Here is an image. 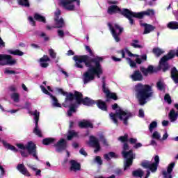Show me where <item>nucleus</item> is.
<instances>
[{
	"label": "nucleus",
	"instance_id": "43",
	"mask_svg": "<svg viewBox=\"0 0 178 178\" xmlns=\"http://www.w3.org/2000/svg\"><path fill=\"white\" fill-rule=\"evenodd\" d=\"M143 176H144V172L141 170V168L134 170V177L143 178Z\"/></svg>",
	"mask_w": 178,
	"mask_h": 178
},
{
	"label": "nucleus",
	"instance_id": "27",
	"mask_svg": "<svg viewBox=\"0 0 178 178\" xmlns=\"http://www.w3.org/2000/svg\"><path fill=\"white\" fill-rule=\"evenodd\" d=\"M134 57L136 58L135 61L138 65H141L143 62L147 60V54H143L142 56L134 54Z\"/></svg>",
	"mask_w": 178,
	"mask_h": 178
},
{
	"label": "nucleus",
	"instance_id": "30",
	"mask_svg": "<svg viewBox=\"0 0 178 178\" xmlns=\"http://www.w3.org/2000/svg\"><path fill=\"white\" fill-rule=\"evenodd\" d=\"M144 80V76L140 71L136 70L134 72V81H143Z\"/></svg>",
	"mask_w": 178,
	"mask_h": 178
},
{
	"label": "nucleus",
	"instance_id": "39",
	"mask_svg": "<svg viewBox=\"0 0 178 178\" xmlns=\"http://www.w3.org/2000/svg\"><path fill=\"white\" fill-rule=\"evenodd\" d=\"M17 3L20 6H24L25 8H30V1H29V0H17Z\"/></svg>",
	"mask_w": 178,
	"mask_h": 178
},
{
	"label": "nucleus",
	"instance_id": "28",
	"mask_svg": "<svg viewBox=\"0 0 178 178\" xmlns=\"http://www.w3.org/2000/svg\"><path fill=\"white\" fill-rule=\"evenodd\" d=\"M33 19L36 20V22H40V23H47V19L45 17L37 13L34 14Z\"/></svg>",
	"mask_w": 178,
	"mask_h": 178
},
{
	"label": "nucleus",
	"instance_id": "34",
	"mask_svg": "<svg viewBox=\"0 0 178 178\" xmlns=\"http://www.w3.org/2000/svg\"><path fill=\"white\" fill-rule=\"evenodd\" d=\"M152 53L154 54V55H155L156 58H159L161 55L165 54V51L159 47H155L152 49Z\"/></svg>",
	"mask_w": 178,
	"mask_h": 178
},
{
	"label": "nucleus",
	"instance_id": "49",
	"mask_svg": "<svg viewBox=\"0 0 178 178\" xmlns=\"http://www.w3.org/2000/svg\"><path fill=\"white\" fill-rule=\"evenodd\" d=\"M149 169L152 172V173H155V172L158 170V165L155 164L154 163H150Z\"/></svg>",
	"mask_w": 178,
	"mask_h": 178
},
{
	"label": "nucleus",
	"instance_id": "18",
	"mask_svg": "<svg viewBox=\"0 0 178 178\" xmlns=\"http://www.w3.org/2000/svg\"><path fill=\"white\" fill-rule=\"evenodd\" d=\"M170 78L172 79L175 84H178V70L176 67H174L171 69Z\"/></svg>",
	"mask_w": 178,
	"mask_h": 178
},
{
	"label": "nucleus",
	"instance_id": "35",
	"mask_svg": "<svg viewBox=\"0 0 178 178\" xmlns=\"http://www.w3.org/2000/svg\"><path fill=\"white\" fill-rule=\"evenodd\" d=\"M76 104H71L70 109L67 111V116H69V118H72V116H73V113H76Z\"/></svg>",
	"mask_w": 178,
	"mask_h": 178
},
{
	"label": "nucleus",
	"instance_id": "42",
	"mask_svg": "<svg viewBox=\"0 0 178 178\" xmlns=\"http://www.w3.org/2000/svg\"><path fill=\"white\" fill-rule=\"evenodd\" d=\"M109 99L118 101V95L115 92L112 93L110 92L109 95L106 97V102H109Z\"/></svg>",
	"mask_w": 178,
	"mask_h": 178
},
{
	"label": "nucleus",
	"instance_id": "52",
	"mask_svg": "<svg viewBox=\"0 0 178 178\" xmlns=\"http://www.w3.org/2000/svg\"><path fill=\"white\" fill-rule=\"evenodd\" d=\"M150 165L151 163L148 161H144L140 163V165L142 166V168H144V169H149Z\"/></svg>",
	"mask_w": 178,
	"mask_h": 178
},
{
	"label": "nucleus",
	"instance_id": "9",
	"mask_svg": "<svg viewBox=\"0 0 178 178\" xmlns=\"http://www.w3.org/2000/svg\"><path fill=\"white\" fill-rule=\"evenodd\" d=\"M13 66L16 65V60H13V58L10 55L0 54V66Z\"/></svg>",
	"mask_w": 178,
	"mask_h": 178
},
{
	"label": "nucleus",
	"instance_id": "1",
	"mask_svg": "<svg viewBox=\"0 0 178 178\" xmlns=\"http://www.w3.org/2000/svg\"><path fill=\"white\" fill-rule=\"evenodd\" d=\"M85 49L89 53L90 56L75 55L73 59L75 60V67L83 69L84 65H83V63H84L86 67H88V70L83 74V81L84 84H87L90 81L95 80V76L97 79H100L101 75L104 73L102 65H101V62H104V58L98 56L91 58V56H94V52L91 50V47L90 46H85Z\"/></svg>",
	"mask_w": 178,
	"mask_h": 178
},
{
	"label": "nucleus",
	"instance_id": "26",
	"mask_svg": "<svg viewBox=\"0 0 178 178\" xmlns=\"http://www.w3.org/2000/svg\"><path fill=\"white\" fill-rule=\"evenodd\" d=\"M140 72L145 75L148 76V74L154 73V66L149 65L147 68L144 67H140Z\"/></svg>",
	"mask_w": 178,
	"mask_h": 178
},
{
	"label": "nucleus",
	"instance_id": "2",
	"mask_svg": "<svg viewBox=\"0 0 178 178\" xmlns=\"http://www.w3.org/2000/svg\"><path fill=\"white\" fill-rule=\"evenodd\" d=\"M56 91L58 94H61L65 97V102H72V101H76L77 105H92L94 102L90 99V97H83V93L81 92L74 90V93L65 92L63 89L60 88H56Z\"/></svg>",
	"mask_w": 178,
	"mask_h": 178
},
{
	"label": "nucleus",
	"instance_id": "41",
	"mask_svg": "<svg viewBox=\"0 0 178 178\" xmlns=\"http://www.w3.org/2000/svg\"><path fill=\"white\" fill-rule=\"evenodd\" d=\"M102 90L104 94H106V97H108L111 92V90L106 88V83H105V80H104L103 78V81H102Z\"/></svg>",
	"mask_w": 178,
	"mask_h": 178
},
{
	"label": "nucleus",
	"instance_id": "61",
	"mask_svg": "<svg viewBox=\"0 0 178 178\" xmlns=\"http://www.w3.org/2000/svg\"><path fill=\"white\" fill-rule=\"evenodd\" d=\"M156 87H157V88H159V90L162 91V90H163V83H162V81H158L156 83Z\"/></svg>",
	"mask_w": 178,
	"mask_h": 178
},
{
	"label": "nucleus",
	"instance_id": "10",
	"mask_svg": "<svg viewBox=\"0 0 178 178\" xmlns=\"http://www.w3.org/2000/svg\"><path fill=\"white\" fill-rule=\"evenodd\" d=\"M73 2H76L77 6H80V0H62L61 5L66 10L73 11L75 9Z\"/></svg>",
	"mask_w": 178,
	"mask_h": 178
},
{
	"label": "nucleus",
	"instance_id": "54",
	"mask_svg": "<svg viewBox=\"0 0 178 178\" xmlns=\"http://www.w3.org/2000/svg\"><path fill=\"white\" fill-rule=\"evenodd\" d=\"M152 138L155 140H160L161 139V134L158 131H154L152 136Z\"/></svg>",
	"mask_w": 178,
	"mask_h": 178
},
{
	"label": "nucleus",
	"instance_id": "59",
	"mask_svg": "<svg viewBox=\"0 0 178 178\" xmlns=\"http://www.w3.org/2000/svg\"><path fill=\"white\" fill-rule=\"evenodd\" d=\"M28 20H29L30 24H31V26H35V19H34V18L33 17L29 16L28 17Z\"/></svg>",
	"mask_w": 178,
	"mask_h": 178
},
{
	"label": "nucleus",
	"instance_id": "38",
	"mask_svg": "<svg viewBox=\"0 0 178 178\" xmlns=\"http://www.w3.org/2000/svg\"><path fill=\"white\" fill-rule=\"evenodd\" d=\"M8 52L10 55H17V56H23V55H24V53L19 49H15L14 51L8 50Z\"/></svg>",
	"mask_w": 178,
	"mask_h": 178
},
{
	"label": "nucleus",
	"instance_id": "53",
	"mask_svg": "<svg viewBox=\"0 0 178 178\" xmlns=\"http://www.w3.org/2000/svg\"><path fill=\"white\" fill-rule=\"evenodd\" d=\"M144 16H145L144 11L140 12V13H134V17L136 19H143Z\"/></svg>",
	"mask_w": 178,
	"mask_h": 178
},
{
	"label": "nucleus",
	"instance_id": "5",
	"mask_svg": "<svg viewBox=\"0 0 178 178\" xmlns=\"http://www.w3.org/2000/svg\"><path fill=\"white\" fill-rule=\"evenodd\" d=\"M122 155L123 158H124L126 160L124 162V170L126 171L127 169H129L131 165H133V150H129V144L124 143L123 147H122ZM129 151V152H127Z\"/></svg>",
	"mask_w": 178,
	"mask_h": 178
},
{
	"label": "nucleus",
	"instance_id": "13",
	"mask_svg": "<svg viewBox=\"0 0 178 178\" xmlns=\"http://www.w3.org/2000/svg\"><path fill=\"white\" fill-rule=\"evenodd\" d=\"M90 147L92 148H95L94 149V153L97 154V152L101 151V145L99 144V140L94 136H90L88 143Z\"/></svg>",
	"mask_w": 178,
	"mask_h": 178
},
{
	"label": "nucleus",
	"instance_id": "62",
	"mask_svg": "<svg viewBox=\"0 0 178 178\" xmlns=\"http://www.w3.org/2000/svg\"><path fill=\"white\" fill-rule=\"evenodd\" d=\"M134 48H138L139 49H143V47L141 44H138V40H134Z\"/></svg>",
	"mask_w": 178,
	"mask_h": 178
},
{
	"label": "nucleus",
	"instance_id": "4",
	"mask_svg": "<svg viewBox=\"0 0 178 178\" xmlns=\"http://www.w3.org/2000/svg\"><path fill=\"white\" fill-rule=\"evenodd\" d=\"M110 117L115 124L118 123V118L120 120H122L124 124H128L127 120H129V118H133V115L127 111H123L122 108H120L116 110L115 113H111Z\"/></svg>",
	"mask_w": 178,
	"mask_h": 178
},
{
	"label": "nucleus",
	"instance_id": "23",
	"mask_svg": "<svg viewBox=\"0 0 178 178\" xmlns=\"http://www.w3.org/2000/svg\"><path fill=\"white\" fill-rule=\"evenodd\" d=\"M168 118L170 122H176V120H177L178 118V112H176V111L172 108L168 114Z\"/></svg>",
	"mask_w": 178,
	"mask_h": 178
},
{
	"label": "nucleus",
	"instance_id": "33",
	"mask_svg": "<svg viewBox=\"0 0 178 178\" xmlns=\"http://www.w3.org/2000/svg\"><path fill=\"white\" fill-rule=\"evenodd\" d=\"M167 27L170 30H177L178 29V22H175V21L170 22L167 24Z\"/></svg>",
	"mask_w": 178,
	"mask_h": 178
},
{
	"label": "nucleus",
	"instance_id": "25",
	"mask_svg": "<svg viewBox=\"0 0 178 178\" xmlns=\"http://www.w3.org/2000/svg\"><path fill=\"white\" fill-rule=\"evenodd\" d=\"M176 163L175 162H172L168 166L167 171H163V175L165 178L168 177V174L171 175L172 172H173V168Z\"/></svg>",
	"mask_w": 178,
	"mask_h": 178
},
{
	"label": "nucleus",
	"instance_id": "40",
	"mask_svg": "<svg viewBox=\"0 0 178 178\" xmlns=\"http://www.w3.org/2000/svg\"><path fill=\"white\" fill-rule=\"evenodd\" d=\"M118 141L123 143V144L129 143V134H125L124 136H121L118 138Z\"/></svg>",
	"mask_w": 178,
	"mask_h": 178
},
{
	"label": "nucleus",
	"instance_id": "21",
	"mask_svg": "<svg viewBox=\"0 0 178 178\" xmlns=\"http://www.w3.org/2000/svg\"><path fill=\"white\" fill-rule=\"evenodd\" d=\"M51 58L47 55H44L43 57L40 58V63L41 67L47 68L48 66H49V64L47 62H50Z\"/></svg>",
	"mask_w": 178,
	"mask_h": 178
},
{
	"label": "nucleus",
	"instance_id": "11",
	"mask_svg": "<svg viewBox=\"0 0 178 178\" xmlns=\"http://www.w3.org/2000/svg\"><path fill=\"white\" fill-rule=\"evenodd\" d=\"M73 2H76L77 6H80V0H62L61 5L66 10L73 11L75 9Z\"/></svg>",
	"mask_w": 178,
	"mask_h": 178
},
{
	"label": "nucleus",
	"instance_id": "47",
	"mask_svg": "<svg viewBox=\"0 0 178 178\" xmlns=\"http://www.w3.org/2000/svg\"><path fill=\"white\" fill-rule=\"evenodd\" d=\"M157 127H158V122H156V121L152 122L149 125V132L152 133V131H154V129H156Z\"/></svg>",
	"mask_w": 178,
	"mask_h": 178
},
{
	"label": "nucleus",
	"instance_id": "17",
	"mask_svg": "<svg viewBox=\"0 0 178 178\" xmlns=\"http://www.w3.org/2000/svg\"><path fill=\"white\" fill-rule=\"evenodd\" d=\"M78 126L80 129H94V124H92L90 121L86 120L79 122Z\"/></svg>",
	"mask_w": 178,
	"mask_h": 178
},
{
	"label": "nucleus",
	"instance_id": "6",
	"mask_svg": "<svg viewBox=\"0 0 178 178\" xmlns=\"http://www.w3.org/2000/svg\"><path fill=\"white\" fill-rule=\"evenodd\" d=\"M17 147L19 149H23L24 151V149H26L29 155H32L36 161H40V159L38 158V152H37V145H35L34 142L29 141L26 146L24 144L17 143Z\"/></svg>",
	"mask_w": 178,
	"mask_h": 178
},
{
	"label": "nucleus",
	"instance_id": "20",
	"mask_svg": "<svg viewBox=\"0 0 178 178\" xmlns=\"http://www.w3.org/2000/svg\"><path fill=\"white\" fill-rule=\"evenodd\" d=\"M54 23L55 26L54 29H63V27H65V19H63V17L58 18L54 17Z\"/></svg>",
	"mask_w": 178,
	"mask_h": 178
},
{
	"label": "nucleus",
	"instance_id": "48",
	"mask_svg": "<svg viewBox=\"0 0 178 178\" xmlns=\"http://www.w3.org/2000/svg\"><path fill=\"white\" fill-rule=\"evenodd\" d=\"M73 137H77V132H75L74 131H69L68 136H67V140H72Z\"/></svg>",
	"mask_w": 178,
	"mask_h": 178
},
{
	"label": "nucleus",
	"instance_id": "24",
	"mask_svg": "<svg viewBox=\"0 0 178 178\" xmlns=\"http://www.w3.org/2000/svg\"><path fill=\"white\" fill-rule=\"evenodd\" d=\"M17 170L22 173V175H24L25 176H30V172H29V170H27V168H26V166H24V164H18L17 166Z\"/></svg>",
	"mask_w": 178,
	"mask_h": 178
},
{
	"label": "nucleus",
	"instance_id": "56",
	"mask_svg": "<svg viewBox=\"0 0 178 178\" xmlns=\"http://www.w3.org/2000/svg\"><path fill=\"white\" fill-rule=\"evenodd\" d=\"M40 88H41L42 92H43L44 94H46V95H49V96H50V97H51V95H52V94H51V92H49L47 90V88H45L44 87V86H40Z\"/></svg>",
	"mask_w": 178,
	"mask_h": 178
},
{
	"label": "nucleus",
	"instance_id": "12",
	"mask_svg": "<svg viewBox=\"0 0 178 178\" xmlns=\"http://www.w3.org/2000/svg\"><path fill=\"white\" fill-rule=\"evenodd\" d=\"M119 15H122V16H124V17L128 19L130 24H134V19H133V17H134V12H132L127 8H123L122 10H120Z\"/></svg>",
	"mask_w": 178,
	"mask_h": 178
},
{
	"label": "nucleus",
	"instance_id": "64",
	"mask_svg": "<svg viewBox=\"0 0 178 178\" xmlns=\"http://www.w3.org/2000/svg\"><path fill=\"white\" fill-rule=\"evenodd\" d=\"M95 162H97V163L98 165H102L103 161H102V159H101V156H97L95 157Z\"/></svg>",
	"mask_w": 178,
	"mask_h": 178
},
{
	"label": "nucleus",
	"instance_id": "45",
	"mask_svg": "<svg viewBox=\"0 0 178 178\" xmlns=\"http://www.w3.org/2000/svg\"><path fill=\"white\" fill-rule=\"evenodd\" d=\"M33 133L38 137H42V134L41 133V130L38 129V124H35V128L33 129Z\"/></svg>",
	"mask_w": 178,
	"mask_h": 178
},
{
	"label": "nucleus",
	"instance_id": "32",
	"mask_svg": "<svg viewBox=\"0 0 178 178\" xmlns=\"http://www.w3.org/2000/svg\"><path fill=\"white\" fill-rule=\"evenodd\" d=\"M50 98L52 99L53 103L52 106L55 108H62V104H60L58 101V98L54 96L53 95H51Z\"/></svg>",
	"mask_w": 178,
	"mask_h": 178
},
{
	"label": "nucleus",
	"instance_id": "19",
	"mask_svg": "<svg viewBox=\"0 0 178 178\" xmlns=\"http://www.w3.org/2000/svg\"><path fill=\"white\" fill-rule=\"evenodd\" d=\"M140 26L145 29L143 34H149L151 31H154V30H155V26L147 23H141Z\"/></svg>",
	"mask_w": 178,
	"mask_h": 178
},
{
	"label": "nucleus",
	"instance_id": "22",
	"mask_svg": "<svg viewBox=\"0 0 178 178\" xmlns=\"http://www.w3.org/2000/svg\"><path fill=\"white\" fill-rule=\"evenodd\" d=\"M120 8H119V6L116 5L110 6L107 10V13H108V15H113V13H120Z\"/></svg>",
	"mask_w": 178,
	"mask_h": 178
},
{
	"label": "nucleus",
	"instance_id": "36",
	"mask_svg": "<svg viewBox=\"0 0 178 178\" xmlns=\"http://www.w3.org/2000/svg\"><path fill=\"white\" fill-rule=\"evenodd\" d=\"M104 159H106V161H111V158H118L116 153H115L113 152H110L108 154H105L104 155Z\"/></svg>",
	"mask_w": 178,
	"mask_h": 178
},
{
	"label": "nucleus",
	"instance_id": "3",
	"mask_svg": "<svg viewBox=\"0 0 178 178\" xmlns=\"http://www.w3.org/2000/svg\"><path fill=\"white\" fill-rule=\"evenodd\" d=\"M135 91L136 92V98L138 101L139 105L141 106L147 104V99L154 97V90L152 86L141 83H138L135 86Z\"/></svg>",
	"mask_w": 178,
	"mask_h": 178
},
{
	"label": "nucleus",
	"instance_id": "57",
	"mask_svg": "<svg viewBox=\"0 0 178 178\" xmlns=\"http://www.w3.org/2000/svg\"><path fill=\"white\" fill-rule=\"evenodd\" d=\"M143 147V144L140 143H137V139H134V149H138V148H141Z\"/></svg>",
	"mask_w": 178,
	"mask_h": 178
},
{
	"label": "nucleus",
	"instance_id": "44",
	"mask_svg": "<svg viewBox=\"0 0 178 178\" xmlns=\"http://www.w3.org/2000/svg\"><path fill=\"white\" fill-rule=\"evenodd\" d=\"M33 116H34L35 124H38V122H40V112L35 110L33 113Z\"/></svg>",
	"mask_w": 178,
	"mask_h": 178
},
{
	"label": "nucleus",
	"instance_id": "55",
	"mask_svg": "<svg viewBox=\"0 0 178 178\" xmlns=\"http://www.w3.org/2000/svg\"><path fill=\"white\" fill-rule=\"evenodd\" d=\"M99 139H100V141L102 142V144L104 145H106V147H108V141H106V139H105V137L104 136V135H101L99 136Z\"/></svg>",
	"mask_w": 178,
	"mask_h": 178
},
{
	"label": "nucleus",
	"instance_id": "7",
	"mask_svg": "<svg viewBox=\"0 0 178 178\" xmlns=\"http://www.w3.org/2000/svg\"><path fill=\"white\" fill-rule=\"evenodd\" d=\"M108 26L115 41H116V42H119V41H120V38L119 35L123 33V28L120 27V26H119L118 24H114V27L111 23H108Z\"/></svg>",
	"mask_w": 178,
	"mask_h": 178
},
{
	"label": "nucleus",
	"instance_id": "14",
	"mask_svg": "<svg viewBox=\"0 0 178 178\" xmlns=\"http://www.w3.org/2000/svg\"><path fill=\"white\" fill-rule=\"evenodd\" d=\"M90 101L93 102V104L90 105H85V106H92V105H97V108L99 109H101V111H103L104 112H108V106L106 105V103L101 99L97 100V102L94 101L93 99H91L90 98Z\"/></svg>",
	"mask_w": 178,
	"mask_h": 178
},
{
	"label": "nucleus",
	"instance_id": "29",
	"mask_svg": "<svg viewBox=\"0 0 178 178\" xmlns=\"http://www.w3.org/2000/svg\"><path fill=\"white\" fill-rule=\"evenodd\" d=\"M118 54H121L122 58H126V54H127L128 56H130V57L134 56V54L133 53H131L129 51V49H127V48L122 49V50L118 51Z\"/></svg>",
	"mask_w": 178,
	"mask_h": 178
},
{
	"label": "nucleus",
	"instance_id": "8",
	"mask_svg": "<svg viewBox=\"0 0 178 178\" xmlns=\"http://www.w3.org/2000/svg\"><path fill=\"white\" fill-rule=\"evenodd\" d=\"M172 58H173V56L170 55H165L163 56L159 63V70H162L163 73H165V72H168L169 69H170V65H169V63H168V60H172Z\"/></svg>",
	"mask_w": 178,
	"mask_h": 178
},
{
	"label": "nucleus",
	"instance_id": "15",
	"mask_svg": "<svg viewBox=\"0 0 178 178\" xmlns=\"http://www.w3.org/2000/svg\"><path fill=\"white\" fill-rule=\"evenodd\" d=\"M54 147L56 152H62L67 148V142L64 138H61L57 143L54 144Z\"/></svg>",
	"mask_w": 178,
	"mask_h": 178
},
{
	"label": "nucleus",
	"instance_id": "50",
	"mask_svg": "<svg viewBox=\"0 0 178 178\" xmlns=\"http://www.w3.org/2000/svg\"><path fill=\"white\" fill-rule=\"evenodd\" d=\"M11 98L12 99H13L14 102H19L20 99V95H19V93L15 92L12 94Z\"/></svg>",
	"mask_w": 178,
	"mask_h": 178
},
{
	"label": "nucleus",
	"instance_id": "60",
	"mask_svg": "<svg viewBox=\"0 0 178 178\" xmlns=\"http://www.w3.org/2000/svg\"><path fill=\"white\" fill-rule=\"evenodd\" d=\"M4 73L6 74H17V72L16 71L8 70V69H6Z\"/></svg>",
	"mask_w": 178,
	"mask_h": 178
},
{
	"label": "nucleus",
	"instance_id": "46",
	"mask_svg": "<svg viewBox=\"0 0 178 178\" xmlns=\"http://www.w3.org/2000/svg\"><path fill=\"white\" fill-rule=\"evenodd\" d=\"M145 16H149V17H152V16L155 15V10L152 9H147L146 11H143Z\"/></svg>",
	"mask_w": 178,
	"mask_h": 178
},
{
	"label": "nucleus",
	"instance_id": "37",
	"mask_svg": "<svg viewBox=\"0 0 178 178\" xmlns=\"http://www.w3.org/2000/svg\"><path fill=\"white\" fill-rule=\"evenodd\" d=\"M56 139L54 138H46L42 140L43 145H49L50 144H54L55 143Z\"/></svg>",
	"mask_w": 178,
	"mask_h": 178
},
{
	"label": "nucleus",
	"instance_id": "16",
	"mask_svg": "<svg viewBox=\"0 0 178 178\" xmlns=\"http://www.w3.org/2000/svg\"><path fill=\"white\" fill-rule=\"evenodd\" d=\"M70 170L71 172H79V170H81V165L75 160H70Z\"/></svg>",
	"mask_w": 178,
	"mask_h": 178
},
{
	"label": "nucleus",
	"instance_id": "58",
	"mask_svg": "<svg viewBox=\"0 0 178 178\" xmlns=\"http://www.w3.org/2000/svg\"><path fill=\"white\" fill-rule=\"evenodd\" d=\"M49 54L53 59H55L56 58V53L54 51L53 49H49Z\"/></svg>",
	"mask_w": 178,
	"mask_h": 178
},
{
	"label": "nucleus",
	"instance_id": "51",
	"mask_svg": "<svg viewBox=\"0 0 178 178\" xmlns=\"http://www.w3.org/2000/svg\"><path fill=\"white\" fill-rule=\"evenodd\" d=\"M164 101L168 103L169 105L172 104V97H170V95L166 93L164 96Z\"/></svg>",
	"mask_w": 178,
	"mask_h": 178
},
{
	"label": "nucleus",
	"instance_id": "31",
	"mask_svg": "<svg viewBox=\"0 0 178 178\" xmlns=\"http://www.w3.org/2000/svg\"><path fill=\"white\" fill-rule=\"evenodd\" d=\"M3 145L7 149H10V151H13L14 152H17L19 150L16 148V147L6 143L5 140H3Z\"/></svg>",
	"mask_w": 178,
	"mask_h": 178
},
{
	"label": "nucleus",
	"instance_id": "63",
	"mask_svg": "<svg viewBox=\"0 0 178 178\" xmlns=\"http://www.w3.org/2000/svg\"><path fill=\"white\" fill-rule=\"evenodd\" d=\"M126 60L131 67H134V60H131L130 58H127Z\"/></svg>",
	"mask_w": 178,
	"mask_h": 178
}]
</instances>
